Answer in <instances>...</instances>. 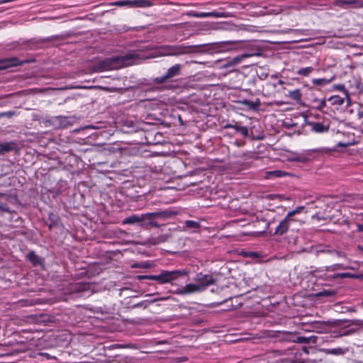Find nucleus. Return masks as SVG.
I'll use <instances>...</instances> for the list:
<instances>
[{
	"mask_svg": "<svg viewBox=\"0 0 363 363\" xmlns=\"http://www.w3.org/2000/svg\"><path fill=\"white\" fill-rule=\"evenodd\" d=\"M196 48L195 45H167L155 48L145 46L138 50V52L140 53V60H144L162 56H177L189 54L194 52Z\"/></svg>",
	"mask_w": 363,
	"mask_h": 363,
	"instance_id": "nucleus-1",
	"label": "nucleus"
},
{
	"mask_svg": "<svg viewBox=\"0 0 363 363\" xmlns=\"http://www.w3.org/2000/svg\"><path fill=\"white\" fill-rule=\"evenodd\" d=\"M140 61V53L131 52L123 56L105 58L94 65V70L96 72L106 70L118 69L123 67L130 66Z\"/></svg>",
	"mask_w": 363,
	"mask_h": 363,
	"instance_id": "nucleus-2",
	"label": "nucleus"
},
{
	"mask_svg": "<svg viewBox=\"0 0 363 363\" xmlns=\"http://www.w3.org/2000/svg\"><path fill=\"white\" fill-rule=\"evenodd\" d=\"M303 209V207H298L288 212L286 217L276 227L274 235L281 236L289 233L298 232L301 226V221L294 218V216L301 212Z\"/></svg>",
	"mask_w": 363,
	"mask_h": 363,
	"instance_id": "nucleus-3",
	"label": "nucleus"
},
{
	"mask_svg": "<svg viewBox=\"0 0 363 363\" xmlns=\"http://www.w3.org/2000/svg\"><path fill=\"white\" fill-rule=\"evenodd\" d=\"M187 275L185 270H162L160 274L156 275H139L138 279H149L157 281L160 284L172 283V281L178 279L179 277Z\"/></svg>",
	"mask_w": 363,
	"mask_h": 363,
	"instance_id": "nucleus-4",
	"label": "nucleus"
},
{
	"mask_svg": "<svg viewBox=\"0 0 363 363\" xmlns=\"http://www.w3.org/2000/svg\"><path fill=\"white\" fill-rule=\"evenodd\" d=\"M228 290L231 295L228 297V300L233 298H238L248 291L244 281L243 274L240 273L238 267L236 266L235 277H232V281L228 280Z\"/></svg>",
	"mask_w": 363,
	"mask_h": 363,
	"instance_id": "nucleus-5",
	"label": "nucleus"
},
{
	"mask_svg": "<svg viewBox=\"0 0 363 363\" xmlns=\"http://www.w3.org/2000/svg\"><path fill=\"white\" fill-rule=\"evenodd\" d=\"M182 66L180 64H175L170 67L167 72L162 77H155L152 81L155 84H162L170 81L172 78L181 74Z\"/></svg>",
	"mask_w": 363,
	"mask_h": 363,
	"instance_id": "nucleus-6",
	"label": "nucleus"
},
{
	"mask_svg": "<svg viewBox=\"0 0 363 363\" xmlns=\"http://www.w3.org/2000/svg\"><path fill=\"white\" fill-rule=\"evenodd\" d=\"M240 223L241 227H244L247 225L245 220H228V228H230V234L228 235V238H235V240H239L240 237L245 236V235H255V233H250L246 231H240L238 233H236L234 231V229L235 228V225L237 224Z\"/></svg>",
	"mask_w": 363,
	"mask_h": 363,
	"instance_id": "nucleus-7",
	"label": "nucleus"
},
{
	"mask_svg": "<svg viewBox=\"0 0 363 363\" xmlns=\"http://www.w3.org/2000/svg\"><path fill=\"white\" fill-rule=\"evenodd\" d=\"M157 216L155 212L141 214V222L140 225L143 228L148 226L160 228V225L155 220Z\"/></svg>",
	"mask_w": 363,
	"mask_h": 363,
	"instance_id": "nucleus-8",
	"label": "nucleus"
},
{
	"mask_svg": "<svg viewBox=\"0 0 363 363\" xmlns=\"http://www.w3.org/2000/svg\"><path fill=\"white\" fill-rule=\"evenodd\" d=\"M334 5L342 9H346L349 7L354 9L363 8V1L362 0H335Z\"/></svg>",
	"mask_w": 363,
	"mask_h": 363,
	"instance_id": "nucleus-9",
	"label": "nucleus"
},
{
	"mask_svg": "<svg viewBox=\"0 0 363 363\" xmlns=\"http://www.w3.org/2000/svg\"><path fill=\"white\" fill-rule=\"evenodd\" d=\"M33 62V60H23L20 61L18 58L13 57L10 58H5L0 60V70L6 69L7 68L15 67L18 65H21L25 63H29Z\"/></svg>",
	"mask_w": 363,
	"mask_h": 363,
	"instance_id": "nucleus-10",
	"label": "nucleus"
},
{
	"mask_svg": "<svg viewBox=\"0 0 363 363\" xmlns=\"http://www.w3.org/2000/svg\"><path fill=\"white\" fill-rule=\"evenodd\" d=\"M194 280L196 281V284H198V285H203L204 291L208 286L213 284L216 281L211 275L203 274L201 273L197 274L194 278Z\"/></svg>",
	"mask_w": 363,
	"mask_h": 363,
	"instance_id": "nucleus-11",
	"label": "nucleus"
},
{
	"mask_svg": "<svg viewBox=\"0 0 363 363\" xmlns=\"http://www.w3.org/2000/svg\"><path fill=\"white\" fill-rule=\"evenodd\" d=\"M204 291L203 285H198V284H189L179 290L177 294L180 295H186L193 293L202 292Z\"/></svg>",
	"mask_w": 363,
	"mask_h": 363,
	"instance_id": "nucleus-12",
	"label": "nucleus"
},
{
	"mask_svg": "<svg viewBox=\"0 0 363 363\" xmlns=\"http://www.w3.org/2000/svg\"><path fill=\"white\" fill-rule=\"evenodd\" d=\"M345 321L350 323L348 326H351V328L345 330L343 332V335H349L357 333L360 329L363 328V320L354 319Z\"/></svg>",
	"mask_w": 363,
	"mask_h": 363,
	"instance_id": "nucleus-13",
	"label": "nucleus"
},
{
	"mask_svg": "<svg viewBox=\"0 0 363 363\" xmlns=\"http://www.w3.org/2000/svg\"><path fill=\"white\" fill-rule=\"evenodd\" d=\"M319 337L315 335H311L309 337L305 336H296L294 337L293 339H289V341H292L293 342L297 343H304V344H314L316 345L318 343Z\"/></svg>",
	"mask_w": 363,
	"mask_h": 363,
	"instance_id": "nucleus-14",
	"label": "nucleus"
},
{
	"mask_svg": "<svg viewBox=\"0 0 363 363\" xmlns=\"http://www.w3.org/2000/svg\"><path fill=\"white\" fill-rule=\"evenodd\" d=\"M228 129L233 130L232 133H237L245 138L248 136V129L245 126L241 125L240 123L235 122V124H228ZM231 133H228V135Z\"/></svg>",
	"mask_w": 363,
	"mask_h": 363,
	"instance_id": "nucleus-15",
	"label": "nucleus"
},
{
	"mask_svg": "<svg viewBox=\"0 0 363 363\" xmlns=\"http://www.w3.org/2000/svg\"><path fill=\"white\" fill-rule=\"evenodd\" d=\"M170 235L169 234L160 235L155 238H148L145 243L149 245H156L160 243L165 242L169 240Z\"/></svg>",
	"mask_w": 363,
	"mask_h": 363,
	"instance_id": "nucleus-16",
	"label": "nucleus"
},
{
	"mask_svg": "<svg viewBox=\"0 0 363 363\" xmlns=\"http://www.w3.org/2000/svg\"><path fill=\"white\" fill-rule=\"evenodd\" d=\"M255 55H259V53H243L240 55L234 57L231 60H228V67L238 65L242 61V60Z\"/></svg>",
	"mask_w": 363,
	"mask_h": 363,
	"instance_id": "nucleus-17",
	"label": "nucleus"
},
{
	"mask_svg": "<svg viewBox=\"0 0 363 363\" xmlns=\"http://www.w3.org/2000/svg\"><path fill=\"white\" fill-rule=\"evenodd\" d=\"M152 6L151 0H130V7L146 8Z\"/></svg>",
	"mask_w": 363,
	"mask_h": 363,
	"instance_id": "nucleus-18",
	"label": "nucleus"
},
{
	"mask_svg": "<svg viewBox=\"0 0 363 363\" xmlns=\"http://www.w3.org/2000/svg\"><path fill=\"white\" fill-rule=\"evenodd\" d=\"M320 351L326 354L343 355L348 351V349L337 347L333 349H321Z\"/></svg>",
	"mask_w": 363,
	"mask_h": 363,
	"instance_id": "nucleus-19",
	"label": "nucleus"
},
{
	"mask_svg": "<svg viewBox=\"0 0 363 363\" xmlns=\"http://www.w3.org/2000/svg\"><path fill=\"white\" fill-rule=\"evenodd\" d=\"M16 148V144L13 141L0 143V155L14 150Z\"/></svg>",
	"mask_w": 363,
	"mask_h": 363,
	"instance_id": "nucleus-20",
	"label": "nucleus"
},
{
	"mask_svg": "<svg viewBox=\"0 0 363 363\" xmlns=\"http://www.w3.org/2000/svg\"><path fill=\"white\" fill-rule=\"evenodd\" d=\"M309 125L311 126L312 130L315 133H324L329 130L328 125H324L323 123L319 122H311L309 123Z\"/></svg>",
	"mask_w": 363,
	"mask_h": 363,
	"instance_id": "nucleus-21",
	"label": "nucleus"
},
{
	"mask_svg": "<svg viewBox=\"0 0 363 363\" xmlns=\"http://www.w3.org/2000/svg\"><path fill=\"white\" fill-rule=\"evenodd\" d=\"M157 216V219L165 220L167 218H172L177 215L176 211H162L155 212Z\"/></svg>",
	"mask_w": 363,
	"mask_h": 363,
	"instance_id": "nucleus-22",
	"label": "nucleus"
},
{
	"mask_svg": "<svg viewBox=\"0 0 363 363\" xmlns=\"http://www.w3.org/2000/svg\"><path fill=\"white\" fill-rule=\"evenodd\" d=\"M167 299V298L166 297H162V298H155L154 300H150V301H148V300H145V301H140L139 303H137L134 305L132 306V308H146L151 303H153L155 301H164V300H166Z\"/></svg>",
	"mask_w": 363,
	"mask_h": 363,
	"instance_id": "nucleus-23",
	"label": "nucleus"
},
{
	"mask_svg": "<svg viewBox=\"0 0 363 363\" xmlns=\"http://www.w3.org/2000/svg\"><path fill=\"white\" fill-rule=\"evenodd\" d=\"M236 266L238 267L240 273L242 274L243 264L240 262L228 260V274H232L233 271L236 273Z\"/></svg>",
	"mask_w": 363,
	"mask_h": 363,
	"instance_id": "nucleus-24",
	"label": "nucleus"
},
{
	"mask_svg": "<svg viewBox=\"0 0 363 363\" xmlns=\"http://www.w3.org/2000/svg\"><path fill=\"white\" fill-rule=\"evenodd\" d=\"M140 222H141V215L133 214V215H131L130 216L125 218L123 220L122 223H123V224L131 225V224H135L137 223H139L140 224Z\"/></svg>",
	"mask_w": 363,
	"mask_h": 363,
	"instance_id": "nucleus-25",
	"label": "nucleus"
},
{
	"mask_svg": "<svg viewBox=\"0 0 363 363\" xmlns=\"http://www.w3.org/2000/svg\"><path fill=\"white\" fill-rule=\"evenodd\" d=\"M245 43L242 40L230 41L228 40V52L234 50H239L244 48Z\"/></svg>",
	"mask_w": 363,
	"mask_h": 363,
	"instance_id": "nucleus-26",
	"label": "nucleus"
},
{
	"mask_svg": "<svg viewBox=\"0 0 363 363\" xmlns=\"http://www.w3.org/2000/svg\"><path fill=\"white\" fill-rule=\"evenodd\" d=\"M196 18L219 17L221 16L218 12H196L192 14Z\"/></svg>",
	"mask_w": 363,
	"mask_h": 363,
	"instance_id": "nucleus-27",
	"label": "nucleus"
},
{
	"mask_svg": "<svg viewBox=\"0 0 363 363\" xmlns=\"http://www.w3.org/2000/svg\"><path fill=\"white\" fill-rule=\"evenodd\" d=\"M27 258L35 266L41 264L40 257L37 255L34 251L30 252L27 255Z\"/></svg>",
	"mask_w": 363,
	"mask_h": 363,
	"instance_id": "nucleus-28",
	"label": "nucleus"
},
{
	"mask_svg": "<svg viewBox=\"0 0 363 363\" xmlns=\"http://www.w3.org/2000/svg\"><path fill=\"white\" fill-rule=\"evenodd\" d=\"M242 104H245L248 106V108L251 110L256 111L258 109L259 105H260V101L259 99H257L256 101H248L247 99H244L241 101Z\"/></svg>",
	"mask_w": 363,
	"mask_h": 363,
	"instance_id": "nucleus-29",
	"label": "nucleus"
},
{
	"mask_svg": "<svg viewBox=\"0 0 363 363\" xmlns=\"http://www.w3.org/2000/svg\"><path fill=\"white\" fill-rule=\"evenodd\" d=\"M289 96L290 99L296 101V102H300L301 101L302 94L301 90L297 89L289 91Z\"/></svg>",
	"mask_w": 363,
	"mask_h": 363,
	"instance_id": "nucleus-30",
	"label": "nucleus"
},
{
	"mask_svg": "<svg viewBox=\"0 0 363 363\" xmlns=\"http://www.w3.org/2000/svg\"><path fill=\"white\" fill-rule=\"evenodd\" d=\"M228 30H241L242 29L243 24H238L233 20H228Z\"/></svg>",
	"mask_w": 363,
	"mask_h": 363,
	"instance_id": "nucleus-31",
	"label": "nucleus"
},
{
	"mask_svg": "<svg viewBox=\"0 0 363 363\" xmlns=\"http://www.w3.org/2000/svg\"><path fill=\"white\" fill-rule=\"evenodd\" d=\"M314 70V68L312 67H307L304 68H301L297 71V74L298 75L302 76H308Z\"/></svg>",
	"mask_w": 363,
	"mask_h": 363,
	"instance_id": "nucleus-32",
	"label": "nucleus"
},
{
	"mask_svg": "<svg viewBox=\"0 0 363 363\" xmlns=\"http://www.w3.org/2000/svg\"><path fill=\"white\" fill-rule=\"evenodd\" d=\"M332 80H333V78H331L330 79H324V78L314 79H313L312 82L315 85L323 86V85L329 84Z\"/></svg>",
	"mask_w": 363,
	"mask_h": 363,
	"instance_id": "nucleus-33",
	"label": "nucleus"
},
{
	"mask_svg": "<svg viewBox=\"0 0 363 363\" xmlns=\"http://www.w3.org/2000/svg\"><path fill=\"white\" fill-rule=\"evenodd\" d=\"M335 294V291L333 290H323L320 292H318L316 296H325V297H330L333 296Z\"/></svg>",
	"mask_w": 363,
	"mask_h": 363,
	"instance_id": "nucleus-34",
	"label": "nucleus"
},
{
	"mask_svg": "<svg viewBox=\"0 0 363 363\" xmlns=\"http://www.w3.org/2000/svg\"><path fill=\"white\" fill-rule=\"evenodd\" d=\"M109 5L116 6H130V0L113 1L111 2Z\"/></svg>",
	"mask_w": 363,
	"mask_h": 363,
	"instance_id": "nucleus-35",
	"label": "nucleus"
},
{
	"mask_svg": "<svg viewBox=\"0 0 363 363\" xmlns=\"http://www.w3.org/2000/svg\"><path fill=\"white\" fill-rule=\"evenodd\" d=\"M314 102L317 104L315 108L321 111L326 106V101L325 99L322 100H318L317 99H314Z\"/></svg>",
	"mask_w": 363,
	"mask_h": 363,
	"instance_id": "nucleus-36",
	"label": "nucleus"
},
{
	"mask_svg": "<svg viewBox=\"0 0 363 363\" xmlns=\"http://www.w3.org/2000/svg\"><path fill=\"white\" fill-rule=\"evenodd\" d=\"M185 225L188 228H198L200 227V224L199 222H196L194 220H186Z\"/></svg>",
	"mask_w": 363,
	"mask_h": 363,
	"instance_id": "nucleus-37",
	"label": "nucleus"
},
{
	"mask_svg": "<svg viewBox=\"0 0 363 363\" xmlns=\"http://www.w3.org/2000/svg\"><path fill=\"white\" fill-rule=\"evenodd\" d=\"M290 161L306 162L308 161V158L303 155H296L291 157Z\"/></svg>",
	"mask_w": 363,
	"mask_h": 363,
	"instance_id": "nucleus-38",
	"label": "nucleus"
},
{
	"mask_svg": "<svg viewBox=\"0 0 363 363\" xmlns=\"http://www.w3.org/2000/svg\"><path fill=\"white\" fill-rule=\"evenodd\" d=\"M319 252L329 253V254L335 255L337 257H344L345 256V255L342 252L336 251V250H320Z\"/></svg>",
	"mask_w": 363,
	"mask_h": 363,
	"instance_id": "nucleus-39",
	"label": "nucleus"
},
{
	"mask_svg": "<svg viewBox=\"0 0 363 363\" xmlns=\"http://www.w3.org/2000/svg\"><path fill=\"white\" fill-rule=\"evenodd\" d=\"M268 174L269 175H273L275 177H281L286 174V172L280 171V170H275V171H271L269 172Z\"/></svg>",
	"mask_w": 363,
	"mask_h": 363,
	"instance_id": "nucleus-40",
	"label": "nucleus"
},
{
	"mask_svg": "<svg viewBox=\"0 0 363 363\" xmlns=\"http://www.w3.org/2000/svg\"><path fill=\"white\" fill-rule=\"evenodd\" d=\"M350 277H351L350 273H337V274H335L333 275V279H337V278L343 279V278Z\"/></svg>",
	"mask_w": 363,
	"mask_h": 363,
	"instance_id": "nucleus-41",
	"label": "nucleus"
},
{
	"mask_svg": "<svg viewBox=\"0 0 363 363\" xmlns=\"http://www.w3.org/2000/svg\"><path fill=\"white\" fill-rule=\"evenodd\" d=\"M0 211L2 212H7V213L11 212L10 208L8 206V205L6 203H0Z\"/></svg>",
	"mask_w": 363,
	"mask_h": 363,
	"instance_id": "nucleus-42",
	"label": "nucleus"
},
{
	"mask_svg": "<svg viewBox=\"0 0 363 363\" xmlns=\"http://www.w3.org/2000/svg\"><path fill=\"white\" fill-rule=\"evenodd\" d=\"M241 339H236L235 338L234 335L233 334H228V344L229 343H235L237 342L240 341Z\"/></svg>",
	"mask_w": 363,
	"mask_h": 363,
	"instance_id": "nucleus-43",
	"label": "nucleus"
},
{
	"mask_svg": "<svg viewBox=\"0 0 363 363\" xmlns=\"http://www.w3.org/2000/svg\"><path fill=\"white\" fill-rule=\"evenodd\" d=\"M312 362V361H310L309 359L303 360V361H297V360H291V363H308Z\"/></svg>",
	"mask_w": 363,
	"mask_h": 363,
	"instance_id": "nucleus-44",
	"label": "nucleus"
},
{
	"mask_svg": "<svg viewBox=\"0 0 363 363\" xmlns=\"http://www.w3.org/2000/svg\"><path fill=\"white\" fill-rule=\"evenodd\" d=\"M323 325V323H315L313 325V328L317 329V330H320V329H322Z\"/></svg>",
	"mask_w": 363,
	"mask_h": 363,
	"instance_id": "nucleus-45",
	"label": "nucleus"
},
{
	"mask_svg": "<svg viewBox=\"0 0 363 363\" xmlns=\"http://www.w3.org/2000/svg\"><path fill=\"white\" fill-rule=\"evenodd\" d=\"M14 115L13 111L4 112V117H11Z\"/></svg>",
	"mask_w": 363,
	"mask_h": 363,
	"instance_id": "nucleus-46",
	"label": "nucleus"
},
{
	"mask_svg": "<svg viewBox=\"0 0 363 363\" xmlns=\"http://www.w3.org/2000/svg\"><path fill=\"white\" fill-rule=\"evenodd\" d=\"M357 230L358 232H363V225L362 224H357Z\"/></svg>",
	"mask_w": 363,
	"mask_h": 363,
	"instance_id": "nucleus-47",
	"label": "nucleus"
},
{
	"mask_svg": "<svg viewBox=\"0 0 363 363\" xmlns=\"http://www.w3.org/2000/svg\"><path fill=\"white\" fill-rule=\"evenodd\" d=\"M337 101H335L336 104H338L340 105L342 104V103H343L342 99H340L339 97H337Z\"/></svg>",
	"mask_w": 363,
	"mask_h": 363,
	"instance_id": "nucleus-48",
	"label": "nucleus"
},
{
	"mask_svg": "<svg viewBox=\"0 0 363 363\" xmlns=\"http://www.w3.org/2000/svg\"><path fill=\"white\" fill-rule=\"evenodd\" d=\"M233 276L235 277V271H233L232 274H228V280H231L232 281V277Z\"/></svg>",
	"mask_w": 363,
	"mask_h": 363,
	"instance_id": "nucleus-49",
	"label": "nucleus"
},
{
	"mask_svg": "<svg viewBox=\"0 0 363 363\" xmlns=\"http://www.w3.org/2000/svg\"><path fill=\"white\" fill-rule=\"evenodd\" d=\"M14 0H0V4H4V3H8V2H11V1H13Z\"/></svg>",
	"mask_w": 363,
	"mask_h": 363,
	"instance_id": "nucleus-50",
	"label": "nucleus"
},
{
	"mask_svg": "<svg viewBox=\"0 0 363 363\" xmlns=\"http://www.w3.org/2000/svg\"><path fill=\"white\" fill-rule=\"evenodd\" d=\"M347 144L342 143H339L337 144V147H347Z\"/></svg>",
	"mask_w": 363,
	"mask_h": 363,
	"instance_id": "nucleus-51",
	"label": "nucleus"
},
{
	"mask_svg": "<svg viewBox=\"0 0 363 363\" xmlns=\"http://www.w3.org/2000/svg\"><path fill=\"white\" fill-rule=\"evenodd\" d=\"M358 117H359V118H363V110H362V111H359V112H358Z\"/></svg>",
	"mask_w": 363,
	"mask_h": 363,
	"instance_id": "nucleus-52",
	"label": "nucleus"
},
{
	"mask_svg": "<svg viewBox=\"0 0 363 363\" xmlns=\"http://www.w3.org/2000/svg\"><path fill=\"white\" fill-rule=\"evenodd\" d=\"M357 249L360 251L363 252V246L362 245H357Z\"/></svg>",
	"mask_w": 363,
	"mask_h": 363,
	"instance_id": "nucleus-53",
	"label": "nucleus"
},
{
	"mask_svg": "<svg viewBox=\"0 0 363 363\" xmlns=\"http://www.w3.org/2000/svg\"><path fill=\"white\" fill-rule=\"evenodd\" d=\"M236 74V73L235 72H233V71H229L228 72V75H232V74Z\"/></svg>",
	"mask_w": 363,
	"mask_h": 363,
	"instance_id": "nucleus-54",
	"label": "nucleus"
},
{
	"mask_svg": "<svg viewBox=\"0 0 363 363\" xmlns=\"http://www.w3.org/2000/svg\"><path fill=\"white\" fill-rule=\"evenodd\" d=\"M278 84H279V85H282V84H284V81H282V80H279V81L278 82Z\"/></svg>",
	"mask_w": 363,
	"mask_h": 363,
	"instance_id": "nucleus-55",
	"label": "nucleus"
},
{
	"mask_svg": "<svg viewBox=\"0 0 363 363\" xmlns=\"http://www.w3.org/2000/svg\"><path fill=\"white\" fill-rule=\"evenodd\" d=\"M4 117V112H1L0 113V118H3Z\"/></svg>",
	"mask_w": 363,
	"mask_h": 363,
	"instance_id": "nucleus-56",
	"label": "nucleus"
},
{
	"mask_svg": "<svg viewBox=\"0 0 363 363\" xmlns=\"http://www.w3.org/2000/svg\"><path fill=\"white\" fill-rule=\"evenodd\" d=\"M303 351H304L306 353H308V350H307V348H306V347H303Z\"/></svg>",
	"mask_w": 363,
	"mask_h": 363,
	"instance_id": "nucleus-57",
	"label": "nucleus"
},
{
	"mask_svg": "<svg viewBox=\"0 0 363 363\" xmlns=\"http://www.w3.org/2000/svg\"><path fill=\"white\" fill-rule=\"evenodd\" d=\"M4 196V194L0 192V198L3 197Z\"/></svg>",
	"mask_w": 363,
	"mask_h": 363,
	"instance_id": "nucleus-58",
	"label": "nucleus"
},
{
	"mask_svg": "<svg viewBox=\"0 0 363 363\" xmlns=\"http://www.w3.org/2000/svg\"><path fill=\"white\" fill-rule=\"evenodd\" d=\"M228 17H230V16L233 17V15H231V13L230 12H228Z\"/></svg>",
	"mask_w": 363,
	"mask_h": 363,
	"instance_id": "nucleus-59",
	"label": "nucleus"
},
{
	"mask_svg": "<svg viewBox=\"0 0 363 363\" xmlns=\"http://www.w3.org/2000/svg\"><path fill=\"white\" fill-rule=\"evenodd\" d=\"M340 267V264H335L334 269H335L336 267Z\"/></svg>",
	"mask_w": 363,
	"mask_h": 363,
	"instance_id": "nucleus-60",
	"label": "nucleus"
},
{
	"mask_svg": "<svg viewBox=\"0 0 363 363\" xmlns=\"http://www.w3.org/2000/svg\"><path fill=\"white\" fill-rule=\"evenodd\" d=\"M235 309V306H232V308H230L229 310Z\"/></svg>",
	"mask_w": 363,
	"mask_h": 363,
	"instance_id": "nucleus-61",
	"label": "nucleus"
},
{
	"mask_svg": "<svg viewBox=\"0 0 363 363\" xmlns=\"http://www.w3.org/2000/svg\"><path fill=\"white\" fill-rule=\"evenodd\" d=\"M326 270H327V271H329V270H330V267H327Z\"/></svg>",
	"mask_w": 363,
	"mask_h": 363,
	"instance_id": "nucleus-62",
	"label": "nucleus"
},
{
	"mask_svg": "<svg viewBox=\"0 0 363 363\" xmlns=\"http://www.w3.org/2000/svg\"><path fill=\"white\" fill-rule=\"evenodd\" d=\"M361 306L363 308V301L361 303Z\"/></svg>",
	"mask_w": 363,
	"mask_h": 363,
	"instance_id": "nucleus-63",
	"label": "nucleus"
},
{
	"mask_svg": "<svg viewBox=\"0 0 363 363\" xmlns=\"http://www.w3.org/2000/svg\"><path fill=\"white\" fill-rule=\"evenodd\" d=\"M176 86H171L169 88L170 89H172V88H175Z\"/></svg>",
	"mask_w": 363,
	"mask_h": 363,
	"instance_id": "nucleus-64",
	"label": "nucleus"
}]
</instances>
